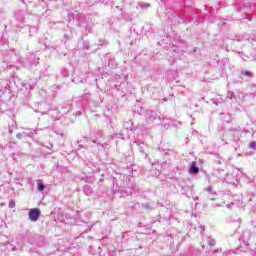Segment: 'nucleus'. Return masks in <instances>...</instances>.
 <instances>
[{
	"label": "nucleus",
	"mask_w": 256,
	"mask_h": 256,
	"mask_svg": "<svg viewBox=\"0 0 256 256\" xmlns=\"http://www.w3.org/2000/svg\"><path fill=\"white\" fill-rule=\"evenodd\" d=\"M0 149H2V150H3V147H2V146H0Z\"/></svg>",
	"instance_id": "30"
},
{
	"label": "nucleus",
	"mask_w": 256,
	"mask_h": 256,
	"mask_svg": "<svg viewBox=\"0 0 256 256\" xmlns=\"http://www.w3.org/2000/svg\"><path fill=\"white\" fill-rule=\"evenodd\" d=\"M26 16L27 12H25V10H20L15 13V19L18 21V23H24Z\"/></svg>",
	"instance_id": "3"
},
{
	"label": "nucleus",
	"mask_w": 256,
	"mask_h": 256,
	"mask_svg": "<svg viewBox=\"0 0 256 256\" xmlns=\"http://www.w3.org/2000/svg\"><path fill=\"white\" fill-rule=\"evenodd\" d=\"M230 117H231V116H230L229 114H227V115L225 116V118H222V120L225 121L226 123H231Z\"/></svg>",
	"instance_id": "17"
},
{
	"label": "nucleus",
	"mask_w": 256,
	"mask_h": 256,
	"mask_svg": "<svg viewBox=\"0 0 256 256\" xmlns=\"http://www.w3.org/2000/svg\"><path fill=\"white\" fill-rule=\"evenodd\" d=\"M142 207L144 209H147L148 211H151L153 209V204L148 202V203L142 204Z\"/></svg>",
	"instance_id": "13"
},
{
	"label": "nucleus",
	"mask_w": 256,
	"mask_h": 256,
	"mask_svg": "<svg viewBox=\"0 0 256 256\" xmlns=\"http://www.w3.org/2000/svg\"><path fill=\"white\" fill-rule=\"evenodd\" d=\"M15 129H17V124L13 122L11 125H9V129H8L10 135L13 133V131H15Z\"/></svg>",
	"instance_id": "11"
},
{
	"label": "nucleus",
	"mask_w": 256,
	"mask_h": 256,
	"mask_svg": "<svg viewBox=\"0 0 256 256\" xmlns=\"http://www.w3.org/2000/svg\"><path fill=\"white\" fill-rule=\"evenodd\" d=\"M14 207H15V202H14L13 200H10V202H9V208H10V209H14Z\"/></svg>",
	"instance_id": "21"
},
{
	"label": "nucleus",
	"mask_w": 256,
	"mask_h": 256,
	"mask_svg": "<svg viewBox=\"0 0 256 256\" xmlns=\"http://www.w3.org/2000/svg\"><path fill=\"white\" fill-rule=\"evenodd\" d=\"M249 147L250 149L256 150V142L255 141L250 142Z\"/></svg>",
	"instance_id": "19"
},
{
	"label": "nucleus",
	"mask_w": 256,
	"mask_h": 256,
	"mask_svg": "<svg viewBox=\"0 0 256 256\" xmlns=\"http://www.w3.org/2000/svg\"><path fill=\"white\" fill-rule=\"evenodd\" d=\"M200 229H201V233H203V231H204V230H203V226H200Z\"/></svg>",
	"instance_id": "27"
},
{
	"label": "nucleus",
	"mask_w": 256,
	"mask_h": 256,
	"mask_svg": "<svg viewBox=\"0 0 256 256\" xmlns=\"http://www.w3.org/2000/svg\"><path fill=\"white\" fill-rule=\"evenodd\" d=\"M189 173L191 175H197V173H199V167H197V164L195 162H192V165L190 166Z\"/></svg>",
	"instance_id": "5"
},
{
	"label": "nucleus",
	"mask_w": 256,
	"mask_h": 256,
	"mask_svg": "<svg viewBox=\"0 0 256 256\" xmlns=\"http://www.w3.org/2000/svg\"><path fill=\"white\" fill-rule=\"evenodd\" d=\"M204 256H211V253L210 252H205Z\"/></svg>",
	"instance_id": "26"
},
{
	"label": "nucleus",
	"mask_w": 256,
	"mask_h": 256,
	"mask_svg": "<svg viewBox=\"0 0 256 256\" xmlns=\"http://www.w3.org/2000/svg\"><path fill=\"white\" fill-rule=\"evenodd\" d=\"M15 249H17V248H16V247H13V248H12V251H15Z\"/></svg>",
	"instance_id": "28"
},
{
	"label": "nucleus",
	"mask_w": 256,
	"mask_h": 256,
	"mask_svg": "<svg viewBox=\"0 0 256 256\" xmlns=\"http://www.w3.org/2000/svg\"><path fill=\"white\" fill-rule=\"evenodd\" d=\"M23 135H25V132L24 133H17L16 137H17V139H23Z\"/></svg>",
	"instance_id": "22"
},
{
	"label": "nucleus",
	"mask_w": 256,
	"mask_h": 256,
	"mask_svg": "<svg viewBox=\"0 0 256 256\" xmlns=\"http://www.w3.org/2000/svg\"><path fill=\"white\" fill-rule=\"evenodd\" d=\"M37 34V27L35 26H30L29 27V35L30 37H33V35Z\"/></svg>",
	"instance_id": "9"
},
{
	"label": "nucleus",
	"mask_w": 256,
	"mask_h": 256,
	"mask_svg": "<svg viewBox=\"0 0 256 256\" xmlns=\"http://www.w3.org/2000/svg\"><path fill=\"white\" fill-rule=\"evenodd\" d=\"M229 131H233V129H230Z\"/></svg>",
	"instance_id": "31"
},
{
	"label": "nucleus",
	"mask_w": 256,
	"mask_h": 256,
	"mask_svg": "<svg viewBox=\"0 0 256 256\" xmlns=\"http://www.w3.org/2000/svg\"><path fill=\"white\" fill-rule=\"evenodd\" d=\"M145 117L148 123H161V121H165V118L157 115V113L152 110H147L145 113Z\"/></svg>",
	"instance_id": "1"
},
{
	"label": "nucleus",
	"mask_w": 256,
	"mask_h": 256,
	"mask_svg": "<svg viewBox=\"0 0 256 256\" xmlns=\"http://www.w3.org/2000/svg\"><path fill=\"white\" fill-rule=\"evenodd\" d=\"M207 243H208V245H210V247H215L217 242L215 241V239H213L211 237H208L207 238Z\"/></svg>",
	"instance_id": "10"
},
{
	"label": "nucleus",
	"mask_w": 256,
	"mask_h": 256,
	"mask_svg": "<svg viewBox=\"0 0 256 256\" xmlns=\"http://www.w3.org/2000/svg\"><path fill=\"white\" fill-rule=\"evenodd\" d=\"M83 191L85 195H91L93 193V189H91V186L89 185L84 186Z\"/></svg>",
	"instance_id": "7"
},
{
	"label": "nucleus",
	"mask_w": 256,
	"mask_h": 256,
	"mask_svg": "<svg viewBox=\"0 0 256 256\" xmlns=\"http://www.w3.org/2000/svg\"><path fill=\"white\" fill-rule=\"evenodd\" d=\"M45 188H46L45 184L38 183V191H45Z\"/></svg>",
	"instance_id": "15"
},
{
	"label": "nucleus",
	"mask_w": 256,
	"mask_h": 256,
	"mask_svg": "<svg viewBox=\"0 0 256 256\" xmlns=\"http://www.w3.org/2000/svg\"><path fill=\"white\" fill-rule=\"evenodd\" d=\"M234 41H243V38L241 36H236Z\"/></svg>",
	"instance_id": "23"
},
{
	"label": "nucleus",
	"mask_w": 256,
	"mask_h": 256,
	"mask_svg": "<svg viewBox=\"0 0 256 256\" xmlns=\"http://www.w3.org/2000/svg\"><path fill=\"white\" fill-rule=\"evenodd\" d=\"M72 81H73L74 83H81L83 80H77V78H73Z\"/></svg>",
	"instance_id": "25"
},
{
	"label": "nucleus",
	"mask_w": 256,
	"mask_h": 256,
	"mask_svg": "<svg viewBox=\"0 0 256 256\" xmlns=\"http://www.w3.org/2000/svg\"><path fill=\"white\" fill-rule=\"evenodd\" d=\"M87 97H91V93H89L88 90H84L83 99H87Z\"/></svg>",
	"instance_id": "18"
},
{
	"label": "nucleus",
	"mask_w": 256,
	"mask_h": 256,
	"mask_svg": "<svg viewBox=\"0 0 256 256\" xmlns=\"http://www.w3.org/2000/svg\"><path fill=\"white\" fill-rule=\"evenodd\" d=\"M138 7H140V9H148V7H150V5H149V3L139 2Z\"/></svg>",
	"instance_id": "12"
},
{
	"label": "nucleus",
	"mask_w": 256,
	"mask_h": 256,
	"mask_svg": "<svg viewBox=\"0 0 256 256\" xmlns=\"http://www.w3.org/2000/svg\"><path fill=\"white\" fill-rule=\"evenodd\" d=\"M10 89L11 87L9 86V83L5 82L0 88V93H5L7 91H10Z\"/></svg>",
	"instance_id": "6"
},
{
	"label": "nucleus",
	"mask_w": 256,
	"mask_h": 256,
	"mask_svg": "<svg viewBox=\"0 0 256 256\" xmlns=\"http://www.w3.org/2000/svg\"><path fill=\"white\" fill-rule=\"evenodd\" d=\"M99 45H105V40L104 39H99Z\"/></svg>",
	"instance_id": "24"
},
{
	"label": "nucleus",
	"mask_w": 256,
	"mask_h": 256,
	"mask_svg": "<svg viewBox=\"0 0 256 256\" xmlns=\"http://www.w3.org/2000/svg\"><path fill=\"white\" fill-rule=\"evenodd\" d=\"M235 97H237V93L228 92V98H229V99H235Z\"/></svg>",
	"instance_id": "16"
},
{
	"label": "nucleus",
	"mask_w": 256,
	"mask_h": 256,
	"mask_svg": "<svg viewBox=\"0 0 256 256\" xmlns=\"http://www.w3.org/2000/svg\"><path fill=\"white\" fill-rule=\"evenodd\" d=\"M7 67H9V64H7V62H5V61L0 62V69H2V71H5V69H7Z\"/></svg>",
	"instance_id": "14"
},
{
	"label": "nucleus",
	"mask_w": 256,
	"mask_h": 256,
	"mask_svg": "<svg viewBox=\"0 0 256 256\" xmlns=\"http://www.w3.org/2000/svg\"><path fill=\"white\" fill-rule=\"evenodd\" d=\"M219 115H225V114H223V113H220Z\"/></svg>",
	"instance_id": "29"
},
{
	"label": "nucleus",
	"mask_w": 256,
	"mask_h": 256,
	"mask_svg": "<svg viewBox=\"0 0 256 256\" xmlns=\"http://www.w3.org/2000/svg\"><path fill=\"white\" fill-rule=\"evenodd\" d=\"M205 191H207V193H209L210 196H208V199H210L211 201H213V187L208 186Z\"/></svg>",
	"instance_id": "8"
},
{
	"label": "nucleus",
	"mask_w": 256,
	"mask_h": 256,
	"mask_svg": "<svg viewBox=\"0 0 256 256\" xmlns=\"http://www.w3.org/2000/svg\"><path fill=\"white\" fill-rule=\"evenodd\" d=\"M241 75H245L246 77H251V72L250 71H242Z\"/></svg>",
	"instance_id": "20"
},
{
	"label": "nucleus",
	"mask_w": 256,
	"mask_h": 256,
	"mask_svg": "<svg viewBox=\"0 0 256 256\" xmlns=\"http://www.w3.org/2000/svg\"><path fill=\"white\" fill-rule=\"evenodd\" d=\"M235 101H238V103L245 102V94L242 92H237L236 96H234Z\"/></svg>",
	"instance_id": "4"
},
{
	"label": "nucleus",
	"mask_w": 256,
	"mask_h": 256,
	"mask_svg": "<svg viewBox=\"0 0 256 256\" xmlns=\"http://www.w3.org/2000/svg\"><path fill=\"white\" fill-rule=\"evenodd\" d=\"M41 217V209L39 208H32L29 210L28 213V219L35 223L36 221H39V218Z\"/></svg>",
	"instance_id": "2"
}]
</instances>
